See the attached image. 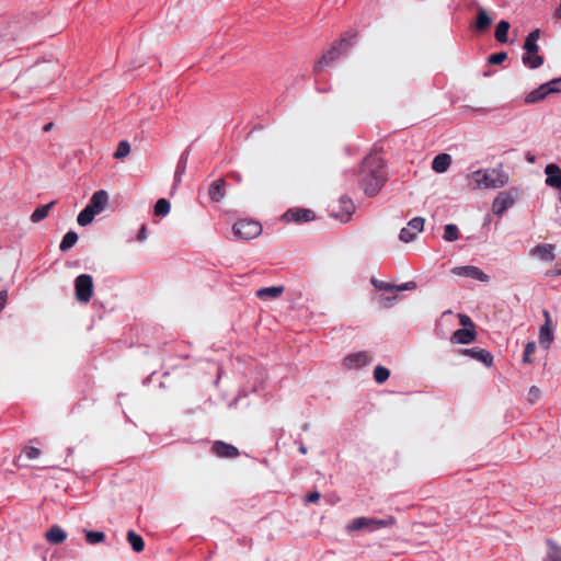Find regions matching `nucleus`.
<instances>
[{
	"instance_id": "4468645a",
	"label": "nucleus",
	"mask_w": 561,
	"mask_h": 561,
	"mask_svg": "<svg viewBox=\"0 0 561 561\" xmlns=\"http://www.w3.org/2000/svg\"><path fill=\"white\" fill-rule=\"evenodd\" d=\"M370 283L376 289L386 290V291L413 290L416 288L415 282H408L402 285H392V284L379 280L375 277H371Z\"/></svg>"
},
{
	"instance_id": "a18cd8bd",
	"label": "nucleus",
	"mask_w": 561,
	"mask_h": 561,
	"mask_svg": "<svg viewBox=\"0 0 561 561\" xmlns=\"http://www.w3.org/2000/svg\"><path fill=\"white\" fill-rule=\"evenodd\" d=\"M53 205H54V202H50L44 206L37 207V221L47 217Z\"/></svg>"
},
{
	"instance_id": "6e6552de",
	"label": "nucleus",
	"mask_w": 561,
	"mask_h": 561,
	"mask_svg": "<svg viewBox=\"0 0 561 561\" xmlns=\"http://www.w3.org/2000/svg\"><path fill=\"white\" fill-rule=\"evenodd\" d=\"M76 298L80 302H89L93 295V279L89 274H81L75 280Z\"/></svg>"
},
{
	"instance_id": "39448f33",
	"label": "nucleus",
	"mask_w": 561,
	"mask_h": 561,
	"mask_svg": "<svg viewBox=\"0 0 561 561\" xmlns=\"http://www.w3.org/2000/svg\"><path fill=\"white\" fill-rule=\"evenodd\" d=\"M397 519L393 516H389L385 519L370 518V517H357L354 518L347 526L348 531L368 530L375 531L380 528H387L396 525Z\"/></svg>"
},
{
	"instance_id": "ea45409f",
	"label": "nucleus",
	"mask_w": 561,
	"mask_h": 561,
	"mask_svg": "<svg viewBox=\"0 0 561 561\" xmlns=\"http://www.w3.org/2000/svg\"><path fill=\"white\" fill-rule=\"evenodd\" d=\"M536 352V344L535 342H528L525 346L524 354H523V362L530 364L531 363V355Z\"/></svg>"
},
{
	"instance_id": "2f4dec72",
	"label": "nucleus",
	"mask_w": 561,
	"mask_h": 561,
	"mask_svg": "<svg viewBox=\"0 0 561 561\" xmlns=\"http://www.w3.org/2000/svg\"><path fill=\"white\" fill-rule=\"evenodd\" d=\"M95 215L96 214L87 205L78 215L77 221L80 226L84 227L92 222Z\"/></svg>"
},
{
	"instance_id": "cd10ccee",
	"label": "nucleus",
	"mask_w": 561,
	"mask_h": 561,
	"mask_svg": "<svg viewBox=\"0 0 561 561\" xmlns=\"http://www.w3.org/2000/svg\"><path fill=\"white\" fill-rule=\"evenodd\" d=\"M548 95L549 94L547 92L545 84H541L540 87H538L537 89H535L534 91H531L530 93H528L526 95L525 103H527V104L537 103V102L545 100Z\"/></svg>"
},
{
	"instance_id": "13d9d810",
	"label": "nucleus",
	"mask_w": 561,
	"mask_h": 561,
	"mask_svg": "<svg viewBox=\"0 0 561 561\" xmlns=\"http://www.w3.org/2000/svg\"><path fill=\"white\" fill-rule=\"evenodd\" d=\"M30 219H31L33 222H35V211H33V213L31 214Z\"/></svg>"
},
{
	"instance_id": "de8ad7c7",
	"label": "nucleus",
	"mask_w": 561,
	"mask_h": 561,
	"mask_svg": "<svg viewBox=\"0 0 561 561\" xmlns=\"http://www.w3.org/2000/svg\"><path fill=\"white\" fill-rule=\"evenodd\" d=\"M320 497H321V494L318 491H313V492H310L309 494H307L305 500L307 503H316L320 500Z\"/></svg>"
},
{
	"instance_id": "7c9ffc66",
	"label": "nucleus",
	"mask_w": 561,
	"mask_h": 561,
	"mask_svg": "<svg viewBox=\"0 0 561 561\" xmlns=\"http://www.w3.org/2000/svg\"><path fill=\"white\" fill-rule=\"evenodd\" d=\"M77 241H78V234L75 231H68L64 236V238L59 244V249L61 251H67V250L71 249L77 243Z\"/></svg>"
},
{
	"instance_id": "58836bf2",
	"label": "nucleus",
	"mask_w": 561,
	"mask_h": 561,
	"mask_svg": "<svg viewBox=\"0 0 561 561\" xmlns=\"http://www.w3.org/2000/svg\"><path fill=\"white\" fill-rule=\"evenodd\" d=\"M548 94L559 93L561 92V77L550 80L549 82L543 83Z\"/></svg>"
},
{
	"instance_id": "864d4df0",
	"label": "nucleus",
	"mask_w": 561,
	"mask_h": 561,
	"mask_svg": "<svg viewBox=\"0 0 561 561\" xmlns=\"http://www.w3.org/2000/svg\"><path fill=\"white\" fill-rule=\"evenodd\" d=\"M556 16L561 20V1H560L559 7L556 10Z\"/></svg>"
},
{
	"instance_id": "1a4fd4ad",
	"label": "nucleus",
	"mask_w": 561,
	"mask_h": 561,
	"mask_svg": "<svg viewBox=\"0 0 561 561\" xmlns=\"http://www.w3.org/2000/svg\"><path fill=\"white\" fill-rule=\"evenodd\" d=\"M316 218L314 213L307 208H289L282 217L287 222H309Z\"/></svg>"
},
{
	"instance_id": "49530a36",
	"label": "nucleus",
	"mask_w": 561,
	"mask_h": 561,
	"mask_svg": "<svg viewBox=\"0 0 561 561\" xmlns=\"http://www.w3.org/2000/svg\"><path fill=\"white\" fill-rule=\"evenodd\" d=\"M541 391L538 387L533 386L528 391V401L535 403L540 398Z\"/></svg>"
},
{
	"instance_id": "bb28decb",
	"label": "nucleus",
	"mask_w": 561,
	"mask_h": 561,
	"mask_svg": "<svg viewBox=\"0 0 561 561\" xmlns=\"http://www.w3.org/2000/svg\"><path fill=\"white\" fill-rule=\"evenodd\" d=\"M553 340L552 324L543 323L539 330V343L545 348H549Z\"/></svg>"
},
{
	"instance_id": "3c124183",
	"label": "nucleus",
	"mask_w": 561,
	"mask_h": 561,
	"mask_svg": "<svg viewBox=\"0 0 561 561\" xmlns=\"http://www.w3.org/2000/svg\"><path fill=\"white\" fill-rule=\"evenodd\" d=\"M545 323L552 324L551 317L548 310H543Z\"/></svg>"
},
{
	"instance_id": "6e6d98bb",
	"label": "nucleus",
	"mask_w": 561,
	"mask_h": 561,
	"mask_svg": "<svg viewBox=\"0 0 561 561\" xmlns=\"http://www.w3.org/2000/svg\"><path fill=\"white\" fill-rule=\"evenodd\" d=\"M299 451H300L302 455H306V454H307V447H306V446H304V445H301V446L299 447Z\"/></svg>"
},
{
	"instance_id": "bf43d9fd",
	"label": "nucleus",
	"mask_w": 561,
	"mask_h": 561,
	"mask_svg": "<svg viewBox=\"0 0 561 561\" xmlns=\"http://www.w3.org/2000/svg\"><path fill=\"white\" fill-rule=\"evenodd\" d=\"M50 80H51V78H50V77H47V78H45V79H44V82H45V83H48Z\"/></svg>"
},
{
	"instance_id": "a19ab883",
	"label": "nucleus",
	"mask_w": 561,
	"mask_h": 561,
	"mask_svg": "<svg viewBox=\"0 0 561 561\" xmlns=\"http://www.w3.org/2000/svg\"><path fill=\"white\" fill-rule=\"evenodd\" d=\"M507 59V53L500 51L489 56L488 61L491 65H500Z\"/></svg>"
},
{
	"instance_id": "f8f14e48",
	"label": "nucleus",
	"mask_w": 561,
	"mask_h": 561,
	"mask_svg": "<svg viewBox=\"0 0 561 561\" xmlns=\"http://www.w3.org/2000/svg\"><path fill=\"white\" fill-rule=\"evenodd\" d=\"M513 204L514 199L510 193L501 192L493 201L492 211L497 216H502Z\"/></svg>"
},
{
	"instance_id": "09e8293b",
	"label": "nucleus",
	"mask_w": 561,
	"mask_h": 561,
	"mask_svg": "<svg viewBox=\"0 0 561 561\" xmlns=\"http://www.w3.org/2000/svg\"><path fill=\"white\" fill-rule=\"evenodd\" d=\"M8 301V293L5 290L0 291V312L3 310Z\"/></svg>"
},
{
	"instance_id": "4c0bfd02",
	"label": "nucleus",
	"mask_w": 561,
	"mask_h": 561,
	"mask_svg": "<svg viewBox=\"0 0 561 561\" xmlns=\"http://www.w3.org/2000/svg\"><path fill=\"white\" fill-rule=\"evenodd\" d=\"M105 539V534L103 531H87L85 534V540L95 545L99 542H102Z\"/></svg>"
},
{
	"instance_id": "2eb2a0df",
	"label": "nucleus",
	"mask_w": 561,
	"mask_h": 561,
	"mask_svg": "<svg viewBox=\"0 0 561 561\" xmlns=\"http://www.w3.org/2000/svg\"><path fill=\"white\" fill-rule=\"evenodd\" d=\"M492 24V18L488 11L481 5H477V18L473 24V28L478 33L486 32Z\"/></svg>"
},
{
	"instance_id": "72a5a7b5",
	"label": "nucleus",
	"mask_w": 561,
	"mask_h": 561,
	"mask_svg": "<svg viewBox=\"0 0 561 561\" xmlns=\"http://www.w3.org/2000/svg\"><path fill=\"white\" fill-rule=\"evenodd\" d=\"M459 238V229L454 224H448L444 229V239L448 242L456 241Z\"/></svg>"
},
{
	"instance_id": "aec40b11",
	"label": "nucleus",
	"mask_w": 561,
	"mask_h": 561,
	"mask_svg": "<svg viewBox=\"0 0 561 561\" xmlns=\"http://www.w3.org/2000/svg\"><path fill=\"white\" fill-rule=\"evenodd\" d=\"M208 195L211 202H220L226 195V181L218 179L211 182L208 188Z\"/></svg>"
},
{
	"instance_id": "f3484780",
	"label": "nucleus",
	"mask_w": 561,
	"mask_h": 561,
	"mask_svg": "<svg viewBox=\"0 0 561 561\" xmlns=\"http://www.w3.org/2000/svg\"><path fill=\"white\" fill-rule=\"evenodd\" d=\"M371 362V356L367 352H358L345 357L344 365L348 368H359Z\"/></svg>"
},
{
	"instance_id": "052dcab7",
	"label": "nucleus",
	"mask_w": 561,
	"mask_h": 561,
	"mask_svg": "<svg viewBox=\"0 0 561 561\" xmlns=\"http://www.w3.org/2000/svg\"><path fill=\"white\" fill-rule=\"evenodd\" d=\"M47 70H48V66H45V69H43L42 71L47 72Z\"/></svg>"
},
{
	"instance_id": "603ef678",
	"label": "nucleus",
	"mask_w": 561,
	"mask_h": 561,
	"mask_svg": "<svg viewBox=\"0 0 561 561\" xmlns=\"http://www.w3.org/2000/svg\"><path fill=\"white\" fill-rule=\"evenodd\" d=\"M230 178L234 179L237 182H240L241 181V175L237 172H231L229 174Z\"/></svg>"
},
{
	"instance_id": "393cba45",
	"label": "nucleus",
	"mask_w": 561,
	"mask_h": 561,
	"mask_svg": "<svg viewBox=\"0 0 561 561\" xmlns=\"http://www.w3.org/2000/svg\"><path fill=\"white\" fill-rule=\"evenodd\" d=\"M451 163V157L448 153L437 154L432 162V169L437 173L445 172Z\"/></svg>"
},
{
	"instance_id": "b1692460",
	"label": "nucleus",
	"mask_w": 561,
	"mask_h": 561,
	"mask_svg": "<svg viewBox=\"0 0 561 561\" xmlns=\"http://www.w3.org/2000/svg\"><path fill=\"white\" fill-rule=\"evenodd\" d=\"M531 254L542 261H553V245L552 244H539L531 250Z\"/></svg>"
},
{
	"instance_id": "8fccbe9b",
	"label": "nucleus",
	"mask_w": 561,
	"mask_h": 561,
	"mask_svg": "<svg viewBox=\"0 0 561 561\" xmlns=\"http://www.w3.org/2000/svg\"><path fill=\"white\" fill-rule=\"evenodd\" d=\"M146 238H147V227H146V225H142L137 234V240L144 241Z\"/></svg>"
},
{
	"instance_id": "9b49d317",
	"label": "nucleus",
	"mask_w": 561,
	"mask_h": 561,
	"mask_svg": "<svg viewBox=\"0 0 561 561\" xmlns=\"http://www.w3.org/2000/svg\"><path fill=\"white\" fill-rule=\"evenodd\" d=\"M450 272L454 275L478 279L483 283H486L490 279L482 270L473 265L456 266L453 267Z\"/></svg>"
},
{
	"instance_id": "c9c22d12",
	"label": "nucleus",
	"mask_w": 561,
	"mask_h": 561,
	"mask_svg": "<svg viewBox=\"0 0 561 561\" xmlns=\"http://www.w3.org/2000/svg\"><path fill=\"white\" fill-rule=\"evenodd\" d=\"M550 550L548 552V558L550 561H561V547L557 546L552 540L547 541Z\"/></svg>"
},
{
	"instance_id": "a211bd4d",
	"label": "nucleus",
	"mask_w": 561,
	"mask_h": 561,
	"mask_svg": "<svg viewBox=\"0 0 561 561\" xmlns=\"http://www.w3.org/2000/svg\"><path fill=\"white\" fill-rule=\"evenodd\" d=\"M461 353L463 355H468V356L483 363L488 367H490L493 363L492 354L489 351L483 350V348H478V347L465 348V350H461Z\"/></svg>"
},
{
	"instance_id": "6ab92c4d",
	"label": "nucleus",
	"mask_w": 561,
	"mask_h": 561,
	"mask_svg": "<svg viewBox=\"0 0 561 561\" xmlns=\"http://www.w3.org/2000/svg\"><path fill=\"white\" fill-rule=\"evenodd\" d=\"M107 201L108 195L105 191H96L90 198L88 206L98 215L105 209Z\"/></svg>"
},
{
	"instance_id": "37998d69",
	"label": "nucleus",
	"mask_w": 561,
	"mask_h": 561,
	"mask_svg": "<svg viewBox=\"0 0 561 561\" xmlns=\"http://www.w3.org/2000/svg\"><path fill=\"white\" fill-rule=\"evenodd\" d=\"M398 299V296H380L379 299H378V302L379 305L382 307V308H390L391 306L394 305V302L397 301Z\"/></svg>"
},
{
	"instance_id": "9d476101",
	"label": "nucleus",
	"mask_w": 561,
	"mask_h": 561,
	"mask_svg": "<svg viewBox=\"0 0 561 561\" xmlns=\"http://www.w3.org/2000/svg\"><path fill=\"white\" fill-rule=\"evenodd\" d=\"M424 228V219L422 217H415L411 219L407 227L402 228L399 234V239L402 242H410L412 241L415 236L421 232Z\"/></svg>"
},
{
	"instance_id": "c756f323",
	"label": "nucleus",
	"mask_w": 561,
	"mask_h": 561,
	"mask_svg": "<svg viewBox=\"0 0 561 561\" xmlns=\"http://www.w3.org/2000/svg\"><path fill=\"white\" fill-rule=\"evenodd\" d=\"M510 30V23L507 21H500L495 28V39L499 43H506L507 42V33Z\"/></svg>"
},
{
	"instance_id": "4d7b16f0",
	"label": "nucleus",
	"mask_w": 561,
	"mask_h": 561,
	"mask_svg": "<svg viewBox=\"0 0 561 561\" xmlns=\"http://www.w3.org/2000/svg\"><path fill=\"white\" fill-rule=\"evenodd\" d=\"M527 160H528L529 162L534 163V162H535V157H534V156L528 154V156H527Z\"/></svg>"
},
{
	"instance_id": "4be33fe9",
	"label": "nucleus",
	"mask_w": 561,
	"mask_h": 561,
	"mask_svg": "<svg viewBox=\"0 0 561 561\" xmlns=\"http://www.w3.org/2000/svg\"><path fill=\"white\" fill-rule=\"evenodd\" d=\"M285 291V287L280 286H272V287H262L256 290L255 296L261 300H272L279 298Z\"/></svg>"
},
{
	"instance_id": "ddd939ff",
	"label": "nucleus",
	"mask_w": 561,
	"mask_h": 561,
	"mask_svg": "<svg viewBox=\"0 0 561 561\" xmlns=\"http://www.w3.org/2000/svg\"><path fill=\"white\" fill-rule=\"evenodd\" d=\"M211 451L220 458H236L239 456L237 447L221 440H216L213 444Z\"/></svg>"
},
{
	"instance_id": "20e7f679",
	"label": "nucleus",
	"mask_w": 561,
	"mask_h": 561,
	"mask_svg": "<svg viewBox=\"0 0 561 561\" xmlns=\"http://www.w3.org/2000/svg\"><path fill=\"white\" fill-rule=\"evenodd\" d=\"M539 38L540 30L536 28L527 35L524 44L525 53L522 60L530 69H537L543 64V57L539 55V46L537 44Z\"/></svg>"
},
{
	"instance_id": "423d86ee",
	"label": "nucleus",
	"mask_w": 561,
	"mask_h": 561,
	"mask_svg": "<svg viewBox=\"0 0 561 561\" xmlns=\"http://www.w3.org/2000/svg\"><path fill=\"white\" fill-rule=\"evenodd\" d=\"M232 231L241 240H251L262 233V226L254 220L240 219L233 225Z\"/></svg>"
},
{
	"instance_id": "dca6fc26",
	"label": "nucleus",
	"mask_w": 561,
	"mask_h": 561,
	"mask_svg": "<svg viewBox=\"0 0 561 561\" xmlns=\"http://www.w3.org/2000/svg\"><path fill=\"white\" fill-rule=\"evenodd\" d=\"M545 173L547 175L546 178V185L553 187V188H560L561 187V169L556 163H549L545 168Z\"/></svg>"
},
{
	"instance_id": "5fc2aeb1",
	"label": "nucleus",
	"mask_w": 561,
	"mask_h": 561,
	"mask_svg": "<svg viewBox=\"0 0 561 561\" xmlns=\"http://www.w3.org/2000/svg\"><path fill=\"white\" fill-rule=\"evenodd\" d=\"M53 127H54V123H48V124H46V125L43 127V129H44L45 131H49Z\"/></svg>"
},
{
	"instance_id": "79ce46f5",
	"label": "nucleus",
	"mask_w": 561,
	"mask_h": 561,
	"mask_svg": "<svg viewBox=\"0 0 561 561\" xmlns=\"http://www.w3.org/2000/svg\"><path fill=\"white\" fill-rule=\"evenodd\" d=\"M185 164H186V158L182 157L176 167V171H175V176H174L175 184L181 182L182 175L185 172Z\"/></svg>"
},
{
	"instance_id": "f257e3e1",
	"label": "nucleus",
	"mask_w": 561,
	"mask_h": 561,
	"mask_svg": "<svg viewBox=\"0 0 561 561\" xmlns=\"http://www.w3.org/2000/svg\"><path fill=\"white\" fill-rule=\"evenodd\" d=\"M359 185L368 196L379 193L386 182V172L379 154H368L359 170Z\"/></svg>"
},
{
	"instance_id": "c03bdc74",
	"label": "nucleus",
	"mask_w": 561,
	"mask_h": 561,
	"mask_svg": "<svg viewBox=\"0 0 561 561\" xmlns=\"http://www.w3.org/2000/svg\"><path fill=\"white\" fill-rule=\"evenodd\" d=\"M458 319H459V323L461 324L462 329H473L474 330V323L469 316L459 313Z\"/></svg>"
},
{
	"instance_id": "e433bc0d",
	"label": "nucleus",
	"mask_w": 561,
	"mask_h": 561,
	"mask_svg": "<svg viewBox=\"0 0 561 561\" xmlns=\"http://www.w3.org/2000/svg\"><path fill=\"white\" fill-rule=\"evenodd\" d=\"M129 152H130L129 142L126 140H122L117 146V149L114 153V158L123 159V158L127 157L129 154Z\"/></svg>"
},
{
	"instance_id": "0eeeda50",
	"label": "nucleus",
	"mask_w": 561,
	"mask_h": 561,
	"mask_svg": "<svg viewBox=\"0 0 561 561\" xmlns=\"http://www.w3.org/2000/svg\"><path fill=\"white\" fill-rule=\"evenodd\" d=\"M331 216L341 222H346L351 219L355 211L353 201L347 196H341L339 201L331 205Z\"/></svg>"
},
{
	"instance_id": "7ed1b4c3",
	"label": "nucleus",
	"mask_w": 561,
	"mask_h": 561,
	"mask_svg": "<svg viewBox=\"0 0 561 561\" xmlns=\"http://www.w3.org/2000/svg\"><path fill=\"white\" fill-rule=\"evenodd\" d=\"M357 37L356 31H347L344 33L339 41H336L332 47L322 55L320 60L314 66V71H319L322 66H327L334 61L340 55L346 53L354 44Z\"/></svg>"
},
{
	"instance_id": "c85d7f7f",
	"label": "nucleus",
	"mask_w": 561,
	"mask_h": 561,
	"mask_svg": "<svg viewBox=\"0 0 561 561\" xmlns=\"http://www.w3.org/2000/svg\"><path fill=\"white\" fill-rule=\"evenodd\" d=\"M127 541L131 546L133 550L137 553L144 551L145 549V542L140 535H138L134 530H129L127 533Z\"/></svg>"
},
{
	"instance_id": "412c9836",
	"label": "nucleus",
	"mask_w": 561,
	"mask_h": 561,
	"mask_svg": "<svg viewBox=\"0 0 561 561\" xmlns=\"http://www.w3.org/2000/svg\"><path fill=\"white\" fill-rule=\"evenodd\" d=\"M35 459V447L26 446L14 459V465L19 468H28Z\"/></svg>"
},
{
	"instance_id": "5701e85b",
	"label": "nucleus",
	"mask_w": 561,
	"mask_h": 561,
	"mask_svg": "<svg viewBox=\"0 0 561 561\" xmlns=\"http://www.w3.org/2000/svg\"><path fill=\"white\" fill-rule=\"evenodd\" d=\"M477 337L473 329H458L454 332L451 340L459 344H469Z\"/></svg>"
},
{
	"instance_id": "f03ea898",
	"label": "nucleus",
	"mask_w": 561,
	"mask_h": 561,
	"mask_svg": "<svg viewBox=\"0 0 561 561\" xmlns=\"http://www.w3.org/2000/svg\"><path fill=\"white\" fill-rule=\"evenodd\" d=\"M477 188H501L508 183V174L501 168L477 170L470 174Z\"/></svg>"
},
{
	"instance_id": "680f3d73",
	"label": "nucleus",
	"mask_w": 561,
	"mask_h": 561,
	"mask_svg": "<svg viewBox=\"0 0 561 561\" xmlns=\"http://www.w3.org/2000/svg\"><path fill=\"white\" fill-rule=\"evenodd\" d=\"M559 193H560V203H561V187L558 188Z\"/></svg>"
},
{
	"instance_id": "f704fd0d",
	"label": "nucleus",
	"mask_w": 561,
	"mask_h": 561,
	"mask_svg": "<svg viewBox=\"0 0 561 561\" xmlns=\"http://www.w3.org/2000/svg\"><path fill=\"white\" fill-rule=\"evenodd\" d=\"M390 376V370L385 366L378 365L374 369V379L377 383H383Z\"/></svg>"
},
{
	"instance_id": "473e14b6",
	"label": "nucleus",
	"mask_w": 561,
	"mask_h": 561,
	"mask_svg": "<svg viewBox=\"0 0 561 561\" xmlns=\"http://www.w3.org/2000/svg\"><path fill=\"white\" fill-rule=\"evenodd\" d=\"M171 205L165 198H159L154 205L156 216H167L170 213Z\"/></svg>"
},
{
	"instance_id": "a878e982",
	"label": "nucleus",
	"mask_w": 561,
	"mask_h": 561,
	"mask_svg": "<svg viewBox=\"0 0 561 561\" xmlns=\"http://www.w3.org/2000/svg\"><path fill=\"white\" fill-rule=\"evenodd\" d=\"M66 531L57 525L51 526L45 534V538L47 539V541L55 545L61 543L66 539Z\"/></svg>"
}]
</instances>
